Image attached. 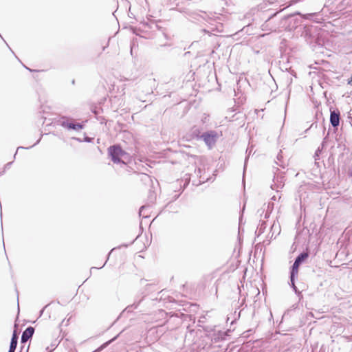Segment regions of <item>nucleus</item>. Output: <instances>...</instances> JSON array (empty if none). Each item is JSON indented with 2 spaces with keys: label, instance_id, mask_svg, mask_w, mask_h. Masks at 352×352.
Returning <instances> with one entry per match:
<instances>
[{
  "label": "nucleus",
  "instance_id": "obj_1",
  "mask_svg": "<svg viewBox=\"0 0 352 352\" xmlns=\"http://www.w3.org/2000/svg\"><path fill=\"white\" fill-rule=\"evenodd\" d=\"M108 152L114 163H120L121 162L124 163L121 159L126 155V153L122 151L120 146L114 145L110 146L108 149Z\"/></svg>",
  "mask_w": 352,
  "mask_h": 352
},
{
  "label": "nucleus",
  "instance_id": "obj_2",
  "mask_svg": "<svg viewBox=\"0 0 352 352\" xmlns=\"http://www.w3.org/2000/svg\"><path fill=\"white\" fill-rule=\"evenodd\" d=\"M201 138L203 139L206 144L209 148H211L213 145H214L217 141V133L214 131H210L203 133Z\"/></svg>",
  "mask_w": 352,
  "mask_h": 352
},
{
  "label": "nucleus",
  "instance_id": "obj_3",
  "mask_svg": "<svg viewBox=\"0 0 352 352\" xmlns=\"http://www.w3.org/2000/svg\"><path fill=\"white\" fill-rule=\"evenodd\" d=\"M300 265V264L295 260V261L292 265L291 274H290L291 285L296 292H297V289L294 284V278H295V276L298 274V267H299Z\"/></svg>",
  "mask_w": 352,
  "mask_h": 352
},
{
  "label": "nucleus",
  "instance_id": "obj_4",
  "mask_svg": "<svg viewBox=\"0 0 352 352\" xmlns=\"http://www.w3.org/2000/svg\"><path fill=\"white\" fill-rule=\"evenodd\" d=\"M61 126L68 129H72L76 131H79L83 128V125L80 123L74 124L69 122L68 121H63L61 122Z\"/></svg>",
  "mask_w": 352,
  "mask_h": 352
},
{
  "label": "nucleus",
  "instance_id": "obj_5",
  "mask_svg": "<svg viewBox=\"0 0 352 352\" xmlns=\"http://www.w3.org/2000/svg\"><path fill=\"white\" fill-rule=\"evenodd\" d=\"M34 333V329L32 327H28L22 333L21 342L25 343L31 338Z\"/></svg>",
  "mask_w": 352,
  "mask_h": 352
},
{
  "label": "nucleus",
  "instance_id": "obj_6",
  "mask_svg": "<svg viewBox=\"0 0 352 352\" xmlns=\"http://www.w3.org/2000/svg\"><path fill=\"white\" fill-rule=\"evenodd\" d=\"M330 122L333 127H336L340 123V112L332 111L330 114Z\"/></svg>",
  "mask_w": 352,
  "mask_h": 352
},
{
  "label": "nucleus",
  "instance_id": "obj_7",
  "mask_svg": "<svg viewBox=\"0 0 352 352\" xmlns=\"http://www.w3.org/2000/svg\"><path fill=\"white\" fill-rule=\"evenodd\" d=\"M17 342H18V336H17L16 332L14 331L12 335V339H11L10 349H9L8 352H14V351L16 348Z\"/></svg>",
  "mask_w": 352,
  "mask_h": 352
},
{
  "label": "nucleus",
  "instance_id": "obj_8",
  "mask_svg": "<svg viewBox=\"0 0 352 352\" xmlns=\"http://www.w3.org/2000/svg\"><path fill=\"white\" fill-rule=\"evenodd\" d=\"M276 179V182L274 181V182L275 185L277 182V190H278L279 188H282L284 186V176L278 175Z\"/></svg>",
  "mask_w": 352,
  "mask_h": 352
},
{
  "label": "nucleus",
  "instance_id": "obj_9",
  "mask_svg": "<svg viewBox=\"0 0 352 352\" xmlns=\"http://www.w3.org/2000/svg\"><path fill=\"white\" fill-rule=\"evenodd\" d=\"M309 256L307 252H302L296 258V261L301 264L305 259H307Z\"/></svg>",
  "mask_w": 352,
  "mask_h": 352
},
{
  "label": "nucleus",
  "instance_id": "obj_10",
  "mask_svg": "<svg viewBox=\"0 0 352 352\" xmlns=\"http://www.w3.org/2000/svg\"><path fill=\"white\" fill-rule=\"evenodd\" d=\"M147 208H148V207H147V206H142V207L140 208V212H139V213H140V216H142L143 217H147V215H144V211Z\"/></svg>",
  "mask_w": 352,
  "mask_h": 352
},
{
  "label": "nucleus",
  "instance_id": "obj_11",
  "mask_svg": "<svg viewBox=\"0 0 352 352\" xmlns=\"http://www.w3.org/2000/svg\"><path fill=\"white\" fill-rule=\"evenodd\" d=\"M141 300H140L137 304L133 303L131 306H128L125 310H127L128 311H130L132 308L136 309Z\"/></svg>",
  "mask_w": 352,
  "mask_h": 352
},
{
  "label": "nucleus",
  "instance_id": "obj_12",
  "mask_svg": "<svg viewBox=\"0 0 352 352\" xmlns=\"http://www.w3.org/2000/svg\"><path fill=\"white\" fill-rule=\"evenodd\" d=\"M265 223H262V224L261 225V227L259 228V230H258L259 233L263 232V229L265 228Z\"/></svg>",
  "mask_w": 352,
  "mask_h": 352
},
{
  "label": "nucleus",
  "instance_id": "obj_13",
  "mask_svg": "<svg viewBox=\"0 0 352 352\" xmlns=\"http://www.w3.org/2000/svg\"><path fill=\"white\" fill-rule=\"evenodd\" d=\"M207 118H208V116H206V114L204 115V118L202 119V121L203 122H206V120H207Z\"/></svg>",
  "mask_w": 352,
  "mask_h": 352
},
{
  "label": "nucleus",
  "instance_id": "obj_14",
  "mask_svg": "<svg viewBox=\"0 0 352 352\" xmlns=\"http://www.w3.org/2000/svg\"><path fill=\"white\" fill-rule=\"evenodd\" d=\"M272 206H273V204H270V203H269L268 206H267L268 209H269L270 207H272Z\"/></svg>",
  "mask_w": 352,
  "mask_h": 352
},
{
  "label": "nucleus",
  "instance_id": "obj_15",
  "mask_svg": "<svg viewBox=\"0 0 352 352\" xmlns=\"http://www.w3.org/2000/svg\"><path fill=\"white\" fill-rule=\"evenodd\" d=\"M272 206H273V204H270V203H269L268 206H267L268 209H269L270 207H272Z\"/></svg>",
  "mask_w": 352,
  "mask_h": 352
},
{
  "label": "nucleus",
  "instance_id": "obj_16",
  "mask_svg": "<svg viewBox=\"0 0 352 352\" xmlns=\"http://www.w3.org/2000/svg\"><path fill=\"white\" fill-rule=\"evenodd\" d=\"M348 84H349V85H352V79H351V80H349L348 81Z\"/></svg>",
  "mask_w": 352,
  "mask_h": 352
},
{
  "label": "nucleus",
  "instance_id": "obj_17",
  "mask_svg": "<svg viewBox=\"0 0 352 352\" xmlns=\"http://www.w3.org/2000/svg\"><path fill=\"white\" fill-rule=\"evenodd\" d=\"M20 148H24V147H23V146H19V147L17 148V151H18L19 149H20Z\"/></svg>",
  "mask_w": 352,
  "mask_h": 352
},
{
  "label": "nucleus",
  "instance_id": "obj_18",
  "mask_svg": "<svg viewBox=\"0 0 352 352\" xmlns=\"http://www.w3.org/2000/svg\"><path fill=\"white\" fill-rule=\"evenodd\" d=\"M277 158H278V160H280V155L279 154L278 155Z\"/></svg>",
  "mask_w": 352,
  "mask_h": 352
},
{
  "label": "nucleus",
  "instance_id": "obj_19",
  "mask_svg": "<svg viewBox=\"0 0 352 352\" xmlns=\"http://www.w3.org/2000/svg\"><path fill=\"white\" fill-rule=\"evenodd\" d=\"M272 199H274V200H275V199H276L275 196H273Z\"/></svg>",
  "mask_w": 352,
  "mask_h": 352
},
{
  "label": "nucleus",
  "instance_id": "obj_20",
  "mask_svg": "<svg viewBox=\"0 0 352 352\" xmlns=\"http://www.w3.org/2000/svg\"><path fill=\"white\" fill-rule=\"evenodd\" d=\"M248 160V157L245 158V161ZM246 164V162H245V165Z\"/></svg>",
  "mask_w": 352,
  "mask_h": 352
},
{
  "label": "nucleus",
  "instance_id": "obj_21",
  "mask_svg": "<svg viewBox=\"0 0 352 352\" xmlns=\"http://www.w3.org/2000/svg\"><path fill=\"white\" fill-rule=\"evenodd\" d=\"M104 265H105V263H103V265H102V266L100 267V268H101V267H104Z\"/></svg>",
  "mask_w": 352,
  "mask_h": 352
},
{
  "label": "nucleus",
  "instance_id": "obj_22",
  "mask_svg": "<svg viewBox=\"0 0 352 352\" xmlns=\"http://www.w3.org/2000/svg\"><path fill=\"white\" fill-rule=\"evenodd\" d=\"M104 265H105V263H103V265H102V266L100 267V268H101V267H104Z\"/></svg>",
  "mask_w": 352,
  "mask_h": 352
},
{
  "label": "nucleus",
  "instance_id": "obj_23",
  "mask_svg": "<svg viewBox=\"0 0 352 352\" xmlns=\"http://www.w3.org/2000/svg\"><path fill=\"white\" fill-rule=\"evenodd\" d=\"M34 145H35V144L34 145L30 146V148L34 147Z\"/></svg>",
  "mask_w": 352,
  "mask_h": 352
},
{
  "label": "nucleus",
  "instance_id": "obj_24",
  "mask_svg": "<svg viewBox=\"0 0 352 352\" xmlns=\"http://www.w3.org/2000/svg\"><path fill=\"white\" fill-rule=\"evenodd\" d=\"M34 145H35V144L34 145L30 146V148L34 147Z\"/></svg>",
  "mask_w": 352,
  "mask_h": 352
},
{
  "label": "nucleus",
  "instance_id": "obj_25",
  "mask_svg": "<svg viewBox=\"0 0 352 352\" xmlns=\"http://www.w3.org/2000/svg\"><path fill=\"white\" fill-rule=\"evenodd\" d=\"M0 36H1V34H0Z\"/></svg>",
  "mask_w": 352,
  "mask_h": 352
},
{
  "label": "nucleus",
  "instance_id": "obj_26",
  "mask_svg": "<svg viewBox=\"0 0 352 352\" xmlns=\"http://www.w3.org/2000/svg\"><path fill=\"white\" fill-rule=\"evenodd\" d=\"M0 36H1V34H0Z\"/></svg>",
  "mask_w": 352,
  "mask_h": 352
}]
</instances>
